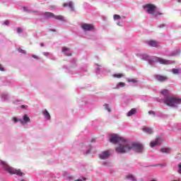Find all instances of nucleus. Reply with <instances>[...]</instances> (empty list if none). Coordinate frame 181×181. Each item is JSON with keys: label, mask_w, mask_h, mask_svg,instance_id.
<instances>
[{"label": "nucleus", "mask_w": 181, "mask_h": 181, "mask_svg": "<svg viewBox=\"0 0 181 181\" xmlns=\"http://www.w3.org/2000/svg\"><path fill=\"white\" fill-rule=\"evenodd\" d=\"M129 151H134L139 153H142L144 151V146L142 144L138 143H133L132 141H127L123 145L116 147V152L117 153H127Z\"/></svg>", "instance_id": "f257e3e1"}, {"label": "nucleus", "mask_w": 181, "mask_h": 181, "mask_svg": "<svg viewBox=\"0 0 181 181\" xmlns=\"http://www.w3.org/2000/svg\"><path fill=\"white\" fill-rule=\"evenodd\" d=\"M1 165L4 166L5 170L10 173V175H17V176H23L25 175L24 173H22L21 169L16 170L11 166H9L5 161H1Z\"/></svg>", "instance_id": "f03ea898"}, {"label": "nucleus", "mask_w": 181, "mask_h": 181, "mask_svg": "<svg viewBox=\"0 0 181 181\" xmlns=\"http://www.w3.org/2000/svg\"><path fill=\"white\" fill-rule=\"evenodd\" d=\"M164 104L168 107H176L178 104H181V98L175 97L166 98L164 99Z\"/></svg>", "instance_id": "7ed1b4c3"}, {"label": "nucleus", "mask_w": 181, "mask_h": 181, "mask_svg": "<svg viewBox=\"0 0 181 181\" xmlns=\"http://www.w3.org/2000/svg\"><path fill=\"white\" fill-rule=\"evenodd\" d=\"M110 141L112 144H119L118 146H119L120 145H124V144L127 141V140H125V139L119 136L117 134H112L110 136Z\"/></svg>", "instance_id": "20e7f679"}, {"label": "nucleus", "mask_w": 181, "mask_h": 181, "mask_svg": "<svg viewBox=\"0 0 181 181\" xmlns=\"http://www.w3.org/2000/svg\"><path fill=\"white\" fill-rule=\"evenodd\" d=\"M44 16L45 19H57V21H64V17L63 16H56L52 12H45Z\"/></svg>", "instance_id": "39448f33"}, {"label": "nucleus", "mask_w": 181, "mask_h": 181, "mask_svg": "<svg viewBox=\"0 0 181 181\" xmlns=\"http://www.w3.org/2000/svg\"><path fill=\"white\" fill-rule=\"evenodd\" d=\"M144 9H146L147 13H149L150 15H153L155 13V11L156 9V6L152 4H148L144 6H143Z\"/></svg>", "instance_id": "423d86ee"}, {"label": "nucleus", "mask_w": 181, "mask_h": 181, "mask_svg": "<svg viewBox=\"0 0 181 181\" xmlns=\"http://www.w3.org/2000/svg\"><path fill=\"white\" fill-rule=\"evenodd\" d=\"M169 78L166 76H162V75H156V80L157 81H160V83H163L164 81H168Z\"/></svg>", "instance_id": "0eeeda50"}, {"label": "nucleus", "mask_w": 181, "mask_h": 181, "mask_svg": "<svg viewBox=\"0 0 181 181\" xmlns=\"http://www.w3.org/2000/svg\"><path fill=\"white\" fill-rule=\"evenodd\" d=\"M82 29H83V30H94V25H93V24H87L85 23L83 25H82L81 26Z\"/></svg>", "instance_id": "6e6552de"}, {"label": "nucleus", "mask_w": 181, "mask_h": 181, "mask_svg": "<svg viewBox=\"0 0 181 181\" xmlns=\"http://www.w3.org/2000/svg\"><path fill=\"white\" fill-rule=\"evenodd\" d=\"M156 62H158V63H160V64H164V65L170 64V62H169V60L159 58V57L156 58Z\"/></svg>", "instance_id": "1a4fd4ad"}, {"label": "nucleus", "mask_w": 181, "mask_h": 181, "mask_svg": "<svg viewBox=\"0 0 181 181\" xmlns=\"http://www.w3.org/2000/svg\"><path fill=\"white\" fill-rule=\"evenodd\" d=\"M20 121L22 125H27L28 122H30V118L28 117V115H24L23 119Z\"/></svg>", "instance_id": "9d476101"}, {"label": "nucleus", "mask_w": 181, "mask_h": 181, "mask_svg": "<svg viewBox=\"0 0 181 181\" xmlns=\"http://www.w3.org/2000/svg\"><path fill=\"white\" fill-rule=\"evenodd\" d=\"M64 8H66L68 6L70 9V11H74V4L72 3V1H69V3H64L63 4Z\"/></svg>", "instance_id": "9b49d317"}, {"label": "nucleus", "mask_w": 181, "mask_h": 181, "mask_svg": "<svg viewBox=\"0 0 181 181\" xmlns=\"http://www.w3.org/2000/svg\"><path fill=\"white\" fill-rule=\"evenodd\" d=\"M159 142H160V137H157L156 139V141H151L150 143V146L151 148H153V146H156V145H159Z\"/></svg>", "instance_id": "f8f14e48"}, {"label": "nucleus", "mask_w": 181, "mask_h": 181, "mask_svg": "<svg viewBox=\"0 0 181 181\" xmlns=\"http://www.w3.org/2000/svg\"><path fill=\"white\" fill-rule=\"evenodd\" d=\"M100 158L101 159H108V158H110V152L105 151L102 153L101 154H100Z\"/></svg>", "instance_id": "ddd939ff"}, {"label": "nucleus", "mask_w": 181, "mask_h": 181, "mask_svg": "<svg viewBox=\"0 0 181 181\" xmlns=\"http://www.w3.org/2000/svg\"><path fill=\"white\" fill-rule=\"evenodd\" d=\"M62 53H64L66 56H71V53H70V48H67L66 47L62 48Z\"/></svg>", "instance_id": "4468645a"}, {"label": "nucleus", "mask_w": 181, "mask_h": 181, "mask_svg": "<svg viewBox=\"0 0 181 181\" xmlns=\"http://www.w3.org/2000/svg\"><path fill=\"white\" fill-rule=\"evenodd\" d=\"M136 112V109L133 108L131 110H129L127 113V117H132V115H134Z\"/></svg>", "instance_id": "2eb2a0df"}, {"label": "nucleus", "mask_w": 181, "mask_h": 181, "mask_svg": "<svg viewBox=\"0 0 181 181\" xmlns=\"http://www.w3.org/2000/svg\"><path fill=\"white\" fill-rule=\"evenodd\" d=\"M143 131L144 132H146V134H152V132H153V130L149 127H144Z\"/></svg>", "instance_id": "dca6fc26"}, {"label": "nucleus", "mask_w": 181, "mask_h": 181, "mask_svg": "<svg viewBox=\"0 0 181 181\" xmlns=\"http://www.w3.org/2000/svg\"><path fill=\"white\" fill-rule=\"evenodd\" d=\"M160 152H163V153H170V148H162Z\"/></svg>", "instance_id": "f3484780"}, {"label": "nucleus", "mask_w": 181, "mask_h": 181, "mask_svg": "<svg viewBox=\"0 0 181 181\" xmlns=\"http://www.w3.org/2000/svg\"><path fill=\"white\" fill-rule=\"evenodd\" d=\"M148 44L153 47H156V46H158V42L156 41H148Z\"/></svg>", "instance_id": "a211bd4d"}, {"label": "nucleus", "mask_w": 181, "mask_h": 181, "mask_svg": "<svg viewBox=\"0 0 181 181\" xmlns=\"http://www.w3.org/2000/svg\"><path fill=\"white\" fill-rule=\"evenodd\" d=\"M43 115L45 117L46 119H50V114L47 110L43 112Z\"/></svg>", "instance_id": "6ab92c4d"}, {"label": "nucleus", "mask_w": 181, "mask_h": 181, "mask_svg": "<svg viewBox=\"0 0 181 181\" xmlns=\"http://www.w3.org/2000/svg\"><path fill=\"white\" fill-rule=\"evenodd\" d=\"M112 77H115L116 78H121L124 77V75L122 74H115L112 75Z\"/></svg>", "instance_id": "aec40b11"}, {"label": "nucleus", "mask_w": 181, "mask_h": 181, "mask_svg": "<svg viewBox=\"0 0 181 181\" xmlns=\"http://www.w3.org/2000/svg\"><path fill=\"white\" fill-rule=\"evenodd\" d=\"M160 94H162V95H168V94H169V90L164 89L161 90Z\"/></svg>", "instance_id": "412c9836"}, {"label": "nucleus", "mask_w": 181, "mask_h": 181, "mask_svg": "<svg viewBox=\"0 0 181 181\" xmlns=\"http://www.w3.org/2000/svg\"><path fill=\"white\" fill-rule=\"evenodd\" d=\"M118 87H125V83H124V82H119V83H117V88H118Z\"/></svg>", "instance_id": "4be33fe9"}, {"label": "nucleus", "mask_w": 181, "mask_h": 181, "mask_svg": "<svg viewBox=\"0 0 181 181\" xmlns=\"http://www.w3.org/2000/svg\"><path fill=\"white\" fill-rule=\"evenodd\" d=\"M127 179H131L133 181H136V180L132 176V175H129L127 176Z\"/></svg>", "instance_id": "5701e85b"}, {"label": "nucleus", "mask_w": 181, "mask_h": 181, "mask_svg": "<svg viewBox=\"0 0 181 181\" xmlns=\"http://www.w3.org/2000/svg\"><path fill=\"white\" fill-rule=\"evenodd\" d=\"M18 52H19V53H22L23 54H26V51H25L24 49H22L21 48L18 49Z\"/></svg>", "instance_id": "b1692460"}, {"label": "nucleus", "mask_w": 181, "mask_h": 181, "mask_svg": "<svg viewBox=\"0 0 181 181\" xmlns=\"http://www.w3.org/2000/svg\"><path fill=\"white\" fill-rule=\"evenodd\" d=\"M105 110L108 111V112H111V108H110V105L108 104L105 105Z\"/></svg>", "instance_id": "393cba45"}, {"label": "nucleus", "mask_w": 181, "mask_h": 181, "mask_svg": "<svg viewBox=\"0 0 181 181\" xmlns=\"http://www.w3.org/2000/svg\"><path fill=\"white\" fill-rule=\"evenodd\" d=\"M179 70H180V69H173V74H179Z\"/></svg>", "instance_id": "a878e982"}, {"label": "nucleus", "mask_w": 181, "mask_h": 181, "mask_svg": "<svg viewBox=\"0 0 181 181\" xmlns=\"http://www.w3.org/2000/svg\"><path fill=\"white\" fill-rule=\"evenodd\" d=\"M113 18H114L115 21H117V20L121 18V16L119 15L115 14V15H114Z\"/></svg>", "instance_id": "bb28decb"}, {"label": "nucleus", "mask_w": 181, "mask_h": 181, "mask_svg": "<svg viewBox=\"0 0 181 181\" xmlns=\"http://www.w3.org/2000/svg\"><path fill=\"white\" fill-rule=\"evenodd\" d=\"M1 98H4V100H8V94L4 93L1 95Z\"/></svg>", "instance_id": "cd10ccee"}, {"label": "nucleus", "mask_w": 181, "mask_h": 181, "mask_svg": "<svg viewBox=\"0 0 181 181\" xmlns=\"http://www.w3.org/2000/svg\"><path fill=\"white\" fill-rule=\"evenodd\" d=\"M127 81L128 83H138L135 79H128Z\"/></svg>", "instance_id": "c85d7f7f"}, {"label": "nucleus", "mask_w": 181, "mask_h": 181, "mask_svg": "<svg viewBox=\"0 0 181 181\" xmlns=\"http://www.w3.org/2000/svg\"><path fill=\"white\" fill-rule=\"evenodd\" d=\"M178 173H180V175H181V163H180L178 164V170H177Z\"/></svg>", "instance_id": "c756f323"}, {"label": "nucleus", "mask_w": 181, "mask_h": 181, "mask_svg": "<svg viewBox=\"0 0 181 181\" xmlns=\"http://www.w3.org/2000/svg\"><path fill=\"white\" fill-rule=\"evenodd\" d=\"M180 53V51H177L175 53H172L169 56H176Z\"/></svg>", "instance_id": "7c9ffc66"}, {"label": "nucleus", "mask_w": 181, "mask_h": 181, "mask_svg": "<svg viewBox=\"0 0 181 181\" xmlns=\"http://www.w3.org/2000/svg\"><path fill=\"white\" fill-rule=\"evenodd\" d=\"M148 114H149V115H155V111L150 110V111H148Z\"/></svg>", "instance_id": "2f4dec72"}, {"label": "nucleus", "mask_w": 181, "mask_h": 181, "mask_svg": "<svg viewBox=\"0 0 181 181\" xmlns=\"http://www.w3.org/2000/svg\"><path fill=\"white\" fill-rule=\"evenodd\" d=\"M17 33H22V28H17Z\"/></svg>", "instance_id": "473e14b6"}, {"label": "nucleus", "mask_w": 181, "mask_h": 181, "mask_svg": "<svg viewBox=\"0 0 181 181\" xmlns=\"http://www.w3.org/2000/svg\"><path fill=\"white\" fill-rule=\"evenodd\" d=\"M13 122H18V119L16 117H13Z\"/></svg>", "instance_id": "72a5a7b5"}, {"label": "nucleus", "mask_w": 181, "mask_h": 181, "mask_svg": "<svg viewBox=\"0 0 181 181\" xmlns=\"http://www.w3.org/2000/svg\"><path fill=\"white\" fill-rule=\"evenodd\" d=\"M4 25H9V21L6 20V21H4Z\"/></svg>", "instance_id": "f704fd0d"}, {"label": "nucleus", "mask_w": 181, "mask_h": 181, "mask_svg": "<svg viewBox=\"0 0 181 181\" xmlns=\"http://www.w3.org/2000/svg\"><path fill=\"white\" fill-rule=\"evenodd\" d=\"M0 71H4V66H2V64H0Z\"/></svg>", "instance_id": "c9c22d12"}, {"label": "nucleus", "mask_w": 181, "mask_h": 181, "mask_svg": "<svg viewBox=\"0 0 181 181\" xmlns=\"http://www.w3.org/2000/svg\"><path fill=\"white\" fill-rule=\"evenodd\" d=\"M149 64H153L154 62L152 59L148 60Z\"/></svg>", "instance_id": "e433bc0d"}, {"label": "nucleus", "mask_w": 181, "mask_h": 181, "mask_svg": "<svg viewBox=\"0 0 181 181\" xmlns=\"http://www.w3.org/2000/svg\"><path fill=\"white\" fill-rule=\"evenodd\" d=\"M23 11H25V12H28V7H23Z\"/></svg>", "instance_id": "4c0bfd02"}, {"label": "nucleus", "mask_w": 181, "mask_h": 181, "mask_svg": "<svg viewBox=\"0 0 181 181\" xmlns=\"http://www.w3.org/2000/svg\"><path fill=\"white\" fill-rule=\"evenodd\" d=\"M158 15H162V13H155V16H156V17H157Z\"/></svg>", "instance_id": "58836bf2"}, {"label": "nucleus", "mask_w": 181, "mask_h": 181, "mask_svg": "<svg viewBox=\"0 0 181 181\" xmlns=\"http://www.w3.org/2000/svg\"><path fill=\"white\" fill-rule=\"evenodd\" d=\"M33 59H39V57H37V56H36V55H33Z\"/></svg>", "instance_id": "ea45409f"}, {"label": "nucleus", "mask_w": 181, "mask_h": 181, "mask_svg": "<svg viewBox=\"0 0 181 181\" xmlns=\"http://www.w3.org/2000/svg\"><path fill=\"white\" fill-rule=\"evenodd\" d=\"M88 153H90V150L86 151V154L87 155Z\"/></svg>", "instance_id": "a19ab883"}, {"label": "nucleus", "mask_w": 181, "mask_h": 181, "mask_svg": "<svg viewBox=\"0 0 181 181\" xmlns=\"http://www.w3.org/2000/svg\"><path fill=\"white\" fill-rule=\"evenodd\" d=\"M76 181H83V180H76Z\"/></svg>", "instance_id": "79ce46f5"}, {"label": "nucleus", "mask_w": 181, "mask_h": 181, "mask_svg": "<svg viewBox=\"0 0 181 181\" xmlns=\"http://www.w3.org/2000/svg\"><path fill=\"white\" fill-rule=\"evenodd\" d=\"M21 181H26V180H23V179H21Z\"/></svg>", "instance_id": "37998d69"}, {"label": "nucleus", "mask_w": 181, "mask_h": 181, "mask_svg": "<svg viewBox=\"0 0 181 181\" xmlns=\"http://www.w3.org/2000/svg\"><path fill=\"white\" fill-rule=\"evenodd\" d=\"M70 179H73V177H71Z\"/></svg>", "instance_id": "c03bdc74"}, {"label": "nucleus", "mask_w": 181, "mask_h": 181, "mask_svg": "<svg viewBox=\"0 0 181 181\" xmlns=\"http://www.w3.org/2000/svg\"><path fill=\"white\" fill-rule=\"evenodd\" d=\"M83 180H86V178H83Z\"/></svg>", "instance_id": "a18cd8bd"}, {"label": "nucleus", "mask_w": 181, "mask_h": 181, "mask_svg": "<svg viewBox=\"0 0 181 181\" xmlns=\"http://www.w3.org/2000/svg\"><path fill=\"white\" fill-rule=\"evenodd\" d=\"M172 181H176V180H172Z\"/></svg>", "instance_id": "49530a36"}]
</instances>
